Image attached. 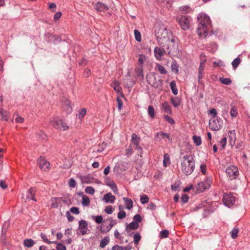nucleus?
Segmentation results:
<instances>
[{"label":"nucleus","mask_w":250,"mask_h":250,"mask_svg":"<svg viewBox=\"0 0 250 250\" xmlns=\"http://www.w3.org/2000/svg\"><path fill=\"white\" fill-rule=\"evenodd\" d=\"M155 33L160 46L167 47V46L171 45L170 44L174 43L175 42L174 38L170 40L171 33L163 25L156 27Z\"/></svg>","instance_id":"f257e3e1"},{"label":"nucleus","mask_w":250,"mask_h":250,"mask_svg":"<svg viewBox=\"0 0 250 250\" xmlns=\"http://www.w3.org/2000/svg\"><path fill=\"white\" fill-rule=\"evenodd\" d=\"M195 168V162L192 156L185 155L181 163V169L182 172L187 175L191 174Z\"/></svg>","instance_id":"f03ea898"},{"label":"nucleus","mask_w":250,"mask_h":250,"mask_svg":"<svg viewBox=\"0 0 250 250\" xmlns=\"http://www.w3.org/2000/svg\"><path fill=\"white\" fill-rule=\"evenodd\" d=\"M161 48L156 47L154 49V54L157 59L160 60L162 56H163L167 51L168 50V54L177 53L179 52L178 45L173 44L172 46L171 45L167 46V47L161 46Z\"/></svg>","instance_id":"7ed1b4c3"},{"label":"nucleus","mask_w":250,"mask_h":250,"mask_svg":"<svg viewBox=\"0 0 250 250\" xmlns=\"http://www.w3.org/2000/svg\"><path fill=\"white\" fill-rule=\"evenodd\" d=\"M198 19L201 24V26H199L197 29L198 34L199 36H201L203 32H204L206 36L208 33L207 26L210 23V18L207 15L201 14L198 17Z\"/></svg>","instance_id":"20e7f679"},{"label":"nucleus","mask_w":250,"mask_h":250,"mask_svg":"<svg viewBox=\"0 0 250 250\" xmlns=\"http://www.w3.org/2000/svg\"><path fill=\"white\" fill-rule=\"evenodd\" d=\"M156 73L152 72L149 74H147L146 76V78L150 84L154 87L158 88L160 86H161L162 81V80L160 79L158 80V82H159L158 83L156 80Z\"/></svg>","instance_id":"39448f33"},{"label":"nucleus","mask_w":250,"mask_h":250,"mask_svg":"<svg viewBox=\"0 0 250 250\" xmlns=\"http://www.w3.org/2000/svg\"><path fill=\"white\" fill-rule=\"evenodd\" d=\"M222 121L221 119L213 118L210 119L209 123V126L210 129L213 131H218L222 127Z\"/></svg>","instance_id":"423d86ee"},{"label":"nucleus","mask_w":250,"mask_h":250,"mask_svg":"<svg viewBox=\"0 0 250 250\" xmlns=\"http://www.w3.org/2000/svg\"><path fill=\"white\" fill-rule=\"evenodd\" d=\"M226 172L231 178V179H234L238 175V170L235 166H231L227 168Z\"/></svg>","instance_id":"0eeeda50"},{"label":"nucleus","mask_w":250,"mask_h":250,"mask_svg":"<svg viewBox=\"0 0 250 250\" xmlns=\"http://www.w3.org/2000/svg\"><path fill=\"white\" fill-rule=\"evenodd\" d=\"M235 201V198L232 193L224 194L223 202L226 206L229 207L230 205L234 204Z\"/></svg>","instance_id":"6e6552de"},{"label":"nucleus","mask_w":250,"mask_h":250,"mask_svg":"<svg viewBox=\"0 0 250 250\" xmlns=\"http://www.w3.org/2000/svg\"><path fill=\"white\" fill-rule=\"evenodd\" d=\"M178 23L184 30H187L189 28V21L186 16H182L177 19Z\"/></svg>","instance_id":"1a4fd4ad"},{"label":"nucleus","mask_w":250,"mask_h":250,"mask_svg":"<svg viewBox=\"0 0 250 250\" xmlns=\"http://www.w3.org/2000/svg\"><path fill=\"white\" fill-rule=\"evenodd\" d=\"M52 125L56 129L65 130L68 128V126L61 119H57L52 122Z\"/></svg>","instance_id":"9d476101"},{"label":"nucleus","mask_w":250,"mask_h":250,"mask_svg":"<svg viewBox=\"0 0 250 250\" xmlns=\"http://www.w3.org/2000/svg\"><path fill=\"white\" fill-rule=\"evenodd\" d=\"M210 180L207 179L204 182L199 183L197 185V190L199 192H202L206 189H208L210 187Z\"/></svg>","instance_id":"9b49d317"},{"label":"nucleus","mask_w":250,"mask_h":250,"mask_svg":"<svg viewBox=\"0 0 250 250\" xmlns=\"http://www.w3.org/2000/svg\"><path fill=\"white\" fill-rule=\"evenodd\" d=\"M79 229L82 235H85L87 232V222L84 220H81L79 222Z\"/></svg>","instance_id":"f8f14e48"},{"label":"nucleus","mask_w":250,"mask_h":250,"mask_svg":"<svg viewBox=\"0 0 250 250\" xmlns=\"http://www.w3.org/2000/svg\"><path fill=\"white\" fill-rule=\"evenodd\" d=\"M94 7L97 12H105L107 11L109 9L108 6H107L105 4L102 3L100 1L96 2L94 4Z\"/></svg>","instance_id":"ddd939ff"},{"label":"nucleus","mask_w":250,"mask_h":250,"mask_svg":"<svg viewBox=\"0 0 250 250\" xmlns=\"http://www.w3.org/2000/svg\"><path fill=\"white\" fill-rule=\"evenodd\" d=\"M115 197L111 192H108L104 195L102 200L105 203L113 204L115 200Z\"/></svg>","instance_id":"4468645a"},{"label":"nucleus","mask_w":250,"mask_h":250,"mask_svg":"<svg viewBox=\"0 0 250 250\" xmlns=\"http://www.w3.org/2000/svg\"><path fill=\"white\" fill-rule=\"evenodd\" d=\"M62 107L66 110L67 114L71 113L72 111V109L70 106V102L67 99L65 100L64 101Z\"/></svg>","instance_id":"2eb2a0df"},{"label":"nucleus","mask_w":250,"mask_h":250,"mask_svg":"<svg viewBox=\"0 0 250 250\" xmlns=\"http://www.w3.org/2000/svg\"><path fill=\"white\" fill-rule=\"evenodd\" d=\"M139 227V224L137 222L135 221H132L129 224H126L125 230L128 231V229H130L132 230L136 229Z\"/></svg>","instance_id":"dca6fc26"},{"label":"nucleus","mask_w":250,"mask_h":250,"mask_svg":"<svg viewBox=\"0 0 250 250\" xmlns=\"http://www.w3.org/2000/svg\"><path fill=\"white\" fill-rule=\"evenodd\" d=\"M61 198H54L51 200V207L53 208H57L61 204Z\"/></svg>","instance_id":"f3484780"},{"label":"nucleus","mask_w":250,"mask_h":250,"mask_svg":"<svg viewBox=\"0 0 250 250\" xmlns=\"http://www.w3.org/2000/svg\"><path fill=\"white\" fill-rule=\"evenodd\" d=\"M123 199L126 205V208L128 209H130L133 207L132 201L130 199L126 197H124Z\"/></svg>","instance_id":"a211bd4d"},{"label":"nucleus","mask_w":250,"mask_h":250,"mask_svg":"<svg viewBox=\"0 0 250 250\" xmlns=\"http://www.w3.org/2000/svg\"><path fill=\"white\" fill-rule=\"evenodd\" d=\"M23 244L26 247L31 248L35 244V242L33 239H27L24 240Z\"/></svg>","instance_id":"6ab92c4d"},{"label":"nucleus","mask_w":250,"mask_h":250,"mask_svg":"<svg viewBox=\"0 0 250 250\" xmlns=\"http://www.w3.org/2000/svg\"><path fill=\"white\" fill-rule=\"evenodd\" d=\"M140 141V138L139 137H138L136 134L133 133L132 134L131 142L133 145H139Z\"/></svg>","instance_id":"aec40b11"},{"label":"nucleus","mask_w":250,"mask_h":250,"mask_svg":"<svg viewBox=\"0 0 250 250\" xmlns=\"http://www.w3.org/2000/svg\"><path fill=\"white\" fill-rule=\"evenodd\" d=\"M204 62H202L200 63V65L198 70V79L200 81V79H202L204 76Z\"/></svg>","instance_id":"412c9836"},{"label":"nucleus","mask_w":250,"mask_h":250,"mask_svg":"<svg viewBox=\"0 0 250 250\" xmlns=\"http://www.w3.org/2000/svg\"><path fill=\"white\" fill-rule=\"evenodd\" d=\"M109 238L108 236H105L103 239L100 243V246L101 248H104L109 242Z\"/></svg>","instance_id":"4be33fe9"},{"label":"nucleus","mask_w":250,"mask_h":250,"mask_svg":"<svg viewBox=\"0 0 250 250\" xmlns=\"http://www.w3.org/2000/svg\"><path fill=\"white\" fill-rule=\"evenodd\" d=\"M171 102L174 107H177L180 104V100L178 97H172L171 98Z\"/></svg>","instance_id":"5701e85b"},{"label":"nucleus","mask_w":250,"mask_h":250,"mask_svg":"<svg viewBox=\"0 0 250 250\" xmlns=\"http://www.w3.org/2000/svg\"><path fill=\"white\" fill-rule=\"evenodd\" d=\"M111 86L113 87L114 89L117 92H120L122 90V88L120 86V83L119 81H114L112 82Z\"/></svg>","instance_id":"b1692460"},{"label":"nucleus","mask_w":250,"mask_h":250,"mask_svg":"<svg viewBox=\"0 0 250 250\" xmlns=\"http://www.w3.org/2000/svg\"><path fill=\"white\" fill-rule=\"evenodd\" d=\"M170 87L173 94L176 95L178 94V90L176 88V83L174 81H172L170 83Z\"/></svg>","instance_id":"393cba45"},{"label":"nucleus","mask_w":250,"mask_h":250,"mask_svg":"<svg viewBox=\"0 0 250 250\" xmlns=\"http://www.w3.org/2000/svg\"><path fill=\"white\" fill-rule=\"evenodd\" d=\"M7 112L4 109L0 107V119L2 120H7Z\"/></svg>","instance_id":"a878e982"},{"label":"nucleus","mask_w":250,"mask_h":250,"mask_svg":"<svg viewBox=\"0 0 250 250\" xmlns=\"http://www.w3.org/2000/svg\"><path fill=\"white\" fill-rule=\"evenodd\" d=\"M162 108L165 112L171 113V107L167 102H165L162 104Z\"/></svg>","instance_id":"bb28decb"},{"label":"nucleus","mask_w":250,"mask_h":250,"mask_svg":"<svg viewBox=\"0 0 250 250\" xmlns=\"http://www.w3.org/2000/svg\"><path fill=\"white\" fill-rule=\"evenodd\" d=\"M241 62L240 58L238 57L235 58L231 62L232 67L234 69H236Z\"/></svg>","instance_id":"cd10ccee"},{"label":"nucleus","mask_w":250,"mask_h":250,"mask_svg":"<svg viewBox=\"0 0 250 250\" xmlns=\"http://www.w3.org/2000/svg\"><path fill=\"white\" fill-rule=\"evenodd\" d=\"M135 76L137 78H141V79H144L143 71L142 68H138L135 70Z\"/></svg>","instance_id":"c85d7f7f"},{"label":"nucleus","mask_w":250,"mask_h":250,"mask_svg":"<svg viewBox=\"0 0 250 250\" xmlns=\"http://www.w3.org/2000/svg\"><path fill=\"white\" fill-rule=\"evenodd\" d=\"M219 81L223 84L229 85L231 83V80L229 78H225L224 77H220Z\"/></svg>","instance_id":"c756f323"},{"label":"nucleus","mask_w":250,"mask_h":250,"mask_svg":"<svg viewBox=\"0 0 250 250\" xmlns=\"http://www.w3.org/2000/svg\"><path fill=\"white\" fill-rule=\"evenodd\" d=\"M90 203L89 198L85 195L83 196L82 204L84 206H88Z\"/></svg>","instance_id":"7c9ffc66"},{"label":"nucleus","mask_w":250,"mask_h":250,"mask_svg":"<svg viewBox=\"0 0 250 250\" xmlns=\"http://www.w3.org/2000/svg\"><path fill=\"white\" fill-rule=\"evenodd\" d=\"M148 114L152 118H153L155 116L154 109L152 105H149L148 107Z\"/></svg>","instance_id":"2f4dec72"},{"label":"nucleus","mask_w":250,"mask_h":250,"mask_svg":"<svg viewBox=\"0 0 250 250\" xmlns=\"http://www.w3.org/2000/svg\"><path fill=\"white\" fill-rule=\"evenodd\" d=\"M193 140L194 143L197 146H200L202 143L201 138L199 136H197L196 135H194L193 136Z\"/></svg>","instance_id":"473e14b6"},{"label":"nucleus","mask_w":250,"mask_h":250,"mask_svg":"<svg viewBox=\"0 0 250 250\" xmlns=\"http://www.w3.org/2000/svg\"><path fill=\"white\" fill-rule=\"evenodd\" d=\"M81 180L83 183H90L91 182V177L89 175L82 176Z\"/></svg>","instance_id":"72a5a7b5"},{"label":"nucleus","mask_w":250,"mask_h":250,"mask_svg":"<svg viewBox=\"0 0 250 250\" xmlns=\"http://www.w3.org/2000/svg\"><path fill=\"white\" fill-rule=\"evenodd\" d=\"M239 232V229L238 228H234L231 231V236L233 239H235L238 236V233Z\"/></svg>","instance_id":"f704fd0d"},{"label":"nucleus","mask_w":250,"mask_h":250,"mask_svg":"<svg viewBox=\"0 0 250 250\" xmlns=\"http://www.w3.org/2000/svg\"><path fill=\"white\" fill-rule=\"evenodd\" d=\"M107 227H109V223L107 222L106 224H104L103 222V223L100 226V231L103 233H106L107 232L103 231V230H106V229H107Z\"/></svg>","instance_id":"c9c22d12"},{"label":"nucleus","mask_w":250,"mask_h":250,"mask_svg":"<svg viewBox=\"0 0 250 250\" xmlns=\"http://www.w3.org/2000/svg\"><path fill=\"white\" fill-rule=\"evenodd\" d=\"M157 67L159 72L162 74H167V71L165 69L164 67L160 64H157Z\"/></svg>","instance_id":"e433bc0d"},{"label":"nucleus","mask_w":250,"mask_h":250,"mask_svg":"<svg viewBox=\"0 0 250 250\" xmlns=\"http://www.w3.org/2000/svg\"><path fill=\"white\" fill-rule=\"evenodd\" d=\"M35 189L34 188H31L29 190L27 194V198L30 199L32 196H35Z\"/></svg>","instance_id":"4c0bfd02"},{"label":"nucleus","mask_w":250,"mask_h":250,"mask_svg":"<svg viewBox=\"0 0 250 250\" xmlns=\"http://www.w3.org/2000/svg\"><path fill=\"white\" fill-rule=\"evenodd\" d=\"M50 166V163L47 161L45 162L44 164L40 163V167L41 169L45 171L47 169L49 168Z\"/></svg>","instance_id":"58836bf2"},{"label":"nucleus","mask_w":250,"mask_h":250,"mask_svg":"<svg viewBox=\"0 0 250 250\" xmlns=\"http://www.w3.org/2000/svg\"><path fill=\"white\" fill-rule=\"evenodd\" d=\"M164 138V132L163 131H160L157 133L155 137V139L156 141H159L162 138Z\"/></svg>","instance_id":"ea45409f"},{"label":"nucleus","mask_w":250,"mask_h":250,"mask_svg":"<svg viewBox=\"0 0 250 250\" xmlns=\"http://www.w3.org/2000/svg\"><path fill=\"white\" fill-rule=\"evenodd\" d=\"M149 197L146 195H143L141 196L140 201L142 204H145L148 202Z\"/></svg>","instance_id":"a19ab883"},{"label":"nucleus","mask_w":250,"mask_h":250,"mask_svg":"<svg viewBox=\"0 0 250 250\" xmlns=\"http://www.w3.org/2000/svg\"><path fill=\"white\" fill-rule=\"evenodd\" d=\"M141 236L139 233H136L134 235L133 241L134 243L137 245L139 242L140 241Z\"/></svg>","instance_id":"79ce46f5"},{"label":"nucleus","mask_w":250,"mask_h":250,"mask_svg":"<svg viewBox=\"0 0 250 250\" xmlns=\"http://www.w3.org/2000/svg\"><path fill=\"white\" fill-rule=\"evenodd\" d=\"M92 218H93L95 221L98 224H100L102 222L103 223L104 220L103 219V217L101 215H98L96 216H93Z\"/></svg>","instance_id":"37998d69"},{"label":"nucleus","mask_w":250,"mask_h":250,"mask_svg":"<svg viewBox=\"0 0 250 250\" xmlns=\"http://www.w3.org/2000/svg\"><path fill=\"white\" fill-rule=\"evenodd\" d=\"M230 114L232 117H235L238 114L237 108L233 106H232L230 109Z\"/></svg>","instance_id":"c03bdc74"},{"label":"nucleus","mask_w":250,"mask_h":250,"mask_svg":"<svg viewBox=\"0 0 250 250\" xmlns=\"http://www.w3.org/2000/svg\"><path fill=\"white\" fill-rule=\"evenodd\" d=\"M171 69L172 71H175L176 73L178 72V66L175 61L172 62L171 65Z\"/></svg>","instance_id":"a18cd8bd"},{"label":"nucleus","mask_w":250,"mask_h":250,"mask_svg":"<svg viewBox=\"0 0 250 250\" xmlns=\"http://www.w3.org/2000/svg\"><path fill=\"white\" fill-rule=\"evenodd\" d=\"M134 35L136 40L137 42L141 41V35L140 32L138 30H134Z\"/></svg>","instance_id":"49530a36"},{"label":"nucleus","mask_w":250,"mask_h":250,"mask_svg":"<svg viewBox=\"0 0 250 250\" xmlns=\"http://www.w3.org/2000/svg\"><path fill=\"white\" fill-rule=\"evenodd\" d=\"M85 192L87 194L93 195L95 192V189L92 187H87L85 189Z\"/></svg>","instance_id":"de8ad7c7"},{"label":"nucleus","mask_w":250,"mask_h":250,"mask_svg":"<svg viewBox=\"0 0 250 250\" xmlns=\"http://www.w3.org/2000/svg\"><path fill=\"white\" fill-rule=\"evenodd\" d=\"M114 208H113V207L111 206H107L106 207H105V209H104V211L108 214H111L113 211H114Z\"/></svg>","instance_id":"09e8293b"},{"label":"nucleus","mask_w":250,"mask_h":250,"mask_svg":"<svg viewBox=\"0 0 250 250\" xmlns=\"http://www.w3.org/2000/svg\"><path fill=\"white\" fill-rule=\"evenodd\" d=\"M169 231L167 229L163 230L160 232V236L162 238H165L168 237Z\"/></svg>","instance_id":"8fccbe9b"},{"label":"nucleus","mask_w":250,"mask_h":250,"mask_svg":"<svg viewBox=\"0 0 250 250\" xmlns=\"http://www.w3.org/2000/svg\"><path fill=\"white\" fill-rule=\"evenodd\" d=\"M164 117V119H165V120L167 121L170 125H173L174 124V123H175L174 120L172 118L170 117L169 116L165 115Z\"/></svg>","instance_id":"3c124183"},{"label":"nucleus","mask_w":250,"mask_h":250,"mask_svg":"<svg viewBox=\"0 0 250 250\" xmlns=\"http://www.w3.org/2000/svg\"><path fill=\"white\" fill-rule=\"evenodd\" d=\"M169 161V157L168 154H165L164 156L163 165L164 167H167V162Z\"/></svg>","instance_id":"603ef678"},{"label":"nucleus","mask_w":250,"mask_h":250,"mask_svg":"<svg viewBox=\"0 0 250 250\" xmlns=\"http://www.w3.org/2000/svg\"><path fill=\"white\" fill-rule=\"evenodd\" d=\"M70 211L75 214H79L80 213L79 208L75 207H72L70 209Z\"/></svg>","instance_id":"864d4df0"},{"label":"nucleus","mask_w":250,"mask_h":250,"mask_svg":"<svg viewBox=\"0 0 250 250\" xmlns=\"http://www.w3.org/2000/svg\"><path fill=\"white\" fill-rule=\"evenodd\" d=\"M41 237L42 239V240H43L44 242H45V243H47V244H51L50 241H49V240L47 239V236H46L45 234H44V233H41Z\"/></svg>","instance_id":"5fc2aeb1"},{"label":"nucleus","mask_w":250,"mask_h":250,"mask_svg":"<svg viewBox=\"0 0 250 250\" xmlns=\"http://www.w3.org/2000/svg\"><path fill=\"white\" fill-rule=\"evenodd\" d=\"M126 214L125 211H120L118 213L117 216H118V218L119 219H122L125 218L126 217Z\"/></svg>","instance_id":"6e6d98bb"},{"label":"nucleus","mask_w":250,"mask_h":250,"mask_svg":"<svg viewBox=\"0 0 250 250\" xmlns=\"http://www.w3.org/2000/svg\"><path fill=\"white\" fill-rule=\"evenodd\" d=\"M116 222L115 221H113V222H111L110 223H109V227H107V229H106V230H104L103 231L108 232L109 230H111L112 228L116 225Z\"/></svg>","instance_id":"4d7b16f0"},{"label":"nucleus","mask_w":250,"mask_h":250,"mask_svg":"<svg viewBox=\"0 0 250 250\" xmlns=\"http://www.w3.org/2000/svg\"><path fill=\"white\" fill-rule=\"evenodd\" d=\"M86 110L85 108H82L79 113V118H83L86 114Z\"/></svg>","instance_id":"13d9d810"},{"label":"nucleus","mask_w":250,"mask_h":250,"mask_svg":"<svg viewBox=\"0 0 250 250\" xmlns=\"http://www.w3.org/2000/svg\"><path fill=\"white\" fill-rule=\"evenodd\" d=\"M66 216L67 217V218L69 222H72L74 219V217L70 214V212L68 211H66Z\"/></svg>","instance_id":"bf43d9fd"},{"label":"nucleus","mask_w":250,"mask_h":250,"mask_svg":"<svg viewBox=\"0 0 250 250\" xmlns=\"http://www.w3.org/2000/svg\"><path fill=\"white\" fill-rule=\"evenodd\" d=\"M133 220L135 222H136L138 223V222H140L142 221V217L140 214H136L133 217Z\"/></svg>","instance_id":"052dcab7"},{"label":"nucleus","mask_w":250,"mask_h":250,"mask_svg":"<svg viewBox=\"0 0 250 250\" xmlns=\"http://www.w3.org/2000/svg\"><path fill=\"white\" fill-rule=\"evenodd\" d=\"M188 196L186 194H184L182 196L181 200L183 203H186L188 202Z\"/></svg>","instance_id":"680f3d73"},{"label":"nucleus","mask_w":250,"mask_h":250,"mask_svg":"<svg viewBox=\"0 0 250 250\" xmlns=\"http://www.w3.org/2000/svg\"><path fill=\"white\" fill-rule=\"evenodd\" d=\"M69 186L71 188H75L76 186V182L73 178H71L69 182Z\"/></svg>","instance_id":"e2e57ef3"},{"label":"nucleus","mask_w":250,"mask_h":250,"mask_svg":"<svg viewBox=\"0 0 250 250\" xmlns=\"http://www.w3.org/2000/svg\"><path fill=\"white\" fill-rule=\"evenodd\" d=\"M56 249L57 250H66V247L61 243L58 244L56 246Z\"/></svg>","instance_id":"0e129e2a"},{"label":"nucleus","mask_w":250,"mask_h":250,"mask_svg":"<svg viewBox=\"0 0 250 250\" xmlns=\"http://www.w3.org/2000/svg\"><path fill=\"white\" fill-rule=\"evenodd\" d=\"M226 143H227V138L224 137L220 141V144H221L222 149H224L225 147Z\"/></svg>","instance_id":"69168bd1"},{"label":"nucleus","mask_w":250,"mask_h":250,"mask_svg":"<svg viewBox=\"0 0 250 250\" xmlns=\"http://www.w3.org/2000/svg\"><path fill=\"white\" fill-rule=\"evenodd\" d=\"M38 135L39 136V138H40L41 140L45 139L46 138V135L42 131H40L38 133Z\"/></svg>","instance_id":"338daca9"},{"label":"nucleus","mask_w":250,"mask_h":250,"mask_svg":"<svg viewBox=\"0 0 250 250\" xmlns=\"http://www.w3.org/2000/svg\"><path fill=\"white\" fill-rule=\"evenodd\" d=\"M156 205L152 202L150 203L147 206V208H148L151 210H155L156 209Z\"/></svg>","instance_id":"774afa93"}]
</instances>
